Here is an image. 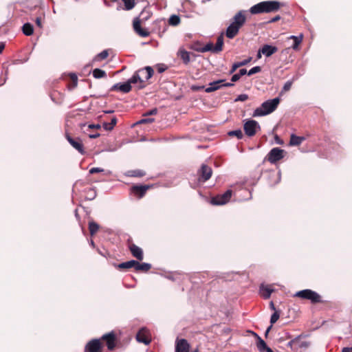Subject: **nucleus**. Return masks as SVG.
Segmentation results:
<instances>
[{
    "label": "nucleus",
    "mask_w": 352,
    "mask_h": 352,
    "mask_svg": "<svg viewBox=\"0 0 352 352\" xmlns=\"http://www.w3.org/2000/svg\"><path fill=\"white\" fill-rule=\"evenodd\" d=\"M154 74L153 68L146 66L135 72L133 76L125 83L120 84L119 91L123 93H129L131 90V84L139 82L138 89H143L146 87V82L150 79Z\"/></svg>",
    "instance_id": "obj_1"
},
{
    "label": "nucleus",
    "mask_w": 352,
    "mask_h": 352,
    "mask_svg": "<svg viewBox=\"0 0 352 352\" xmlns=\"http://www.w3.org/2000/svg\"><path fill=\"white\" fill-rule=\"evenodd\" d=\"M246 12L245 10H240L232 17L231 23L226 31V36L228 38H234L239 34V30L245 25L247 20Z\"/></svg>",
    "instance_id": "obj_2"
},
{
    "label": "nucleus",
    "mask_w": 352,
    "mask_h": 352,
    "mask_svg": "<svg viewBox=\"0 0 352 352\" xmlns=\"http://www.w3.org/2000/svg\"><path fill=\"white\" fill-rule=\"evenodd\" d=\"M281 6L282 3L278 1H265L252 6L250 12L252 14L275 12L280 8Z\"/></svg>",
    "instance_id": "obj_3"
},
{
    "label": "nucleus",
    "mask_w": 352,
    "mask_h": 352,
    "mask_svg": "<svg viewBox=\"0 0 352 352\" xmlns=\"http://www.w3.org/2000/svg\"><path fill=\"white\" fill-rule=\"evenodd\" d=\"M279 103V98H275L272 100H268L263 102L260 107H258L254 110L253 113V116H263L270 114L276 109Z\"/></svg>",
    "instance_id": "obj_4"
},
{
    "label": "nucleus",
    "mask_w": 352,
    "mask_h": 352,
    "mask_svg": "<svg viewBox=\"0 0 352 352\" xmlns=\"http://www.w3.org/2000/svg\"><path fill=\"white\" fill-rule=\"evenodd\" d=\"M294 296L302 300H309L312 304L326 302L325 300H322V296L319 294L309 289L298 291Z\"/></svg>",
    "instance_id": "obj_5"
},
{
    "label": "nucleus",
    "mask_w": 352,
    "mask_h": 352,
    "mask_svg": "<svg viewBox=\"0 0 352 352\" xmlns=\"http://www.w3.org/2000/svg\"><path fill=\"white\" fill-rule=\"evenodd\" d=\"M232 195V190H227L223 194L214 196L210 199V204L214 206L224 205L229 202Z\"/></svg>",
    "instance_id": "obj_6"
},
{
    "label": "nucleus",
    "mask_w": 352,
    "mask_h": 352,
    "mask_svg": "<svg viewBox=\"0 0 352 352\" xmlns=\"http://www.w3.org/2000/svg\"><path fill=\"white\" fill-rule=\"evenodd\" d=\"M285 151L278 147L273 148L267 155L265 160L275 164L284 157Z\"/></svg>",
    "instance_id": "obj_7"
},
{
    "label": "nucleus",
    "mask_w": 352,
    "mask_h": 352,
    "mask_svg": "<svg viewBox=\"0 0 352 352\" xmlns=\"http://www.w3.org/2000/svg\"><path fill=\"white\" fill-rule=\"evenodd\" d=\"M243 129L246 135L252 137L256 135L258 129H261V126L256 120H248L244 123Z\"/></svg>",
    "instance_id": "obj_8"
},
{
    "label": "nucleus",
    "mask_w": 352,
    "mask_h": 352,
    "mask_svg": "<svg viewBox=\"0 0 352 352\" xmlns=\"http://www.w3.org/2000/svg\"><path fill=\"white\" fill-rule=\"evenodd\" d=\"M150 17L149 15L145 16V17H143L142 19H140L138 18H135L133 20V27L134 29V31L140 36L142 37H147L150 35V32L141 27V21H146Z\"/></svg>",
    "instance_id": "obj_9"
},
{
    "label": "nucleus",
    "mask_w": 352,
    "mask_h": 352,
    "mask_svg": "<svg viewBox=\"0 0 352 352\" xmlns=\"http://www.w3.org/2000/svg\"><path fill=\"white\" fill-rule=\"evenodd\" d=\"M127 247L132 256L138 261H142L144 258V253L142 248L133 243L131 239L127 240Z\"/></svg>",
    "instance_id": "obj_10"
},
{
    "label": "nucleus",
    "mask_w": 352,
    "mask_h": 352,
    "mask_svg": "<svg viewBox=\"0 0 352 352\" xmlns=\"http://www.w3.org/2000/svg\"><path fill=\"white\" fill-rule=\"evenodd\" d=\"M100 341L102 340L105 342L106 346L109 351H113L117 343V337L116 333L113 331L109 332L108 333L104 334Z\"/></svg>",
    "instance_id": "obj_11"
},
{
    "label": "nucleus",
    "mask_w": 352,
    "mask_h": 352,
    "mask_svg": "<svg viewBox=\"0 0 352 352\" xmlns=\"http://www.w3.org/2000/svg\"><path fill=\"white\" fill-rule=\"evenodd\" d=\"M65 138L69 143L80 154L84 155L86 153L82 142L79 138H72L69 133L65 134Z\"/></svg>",
    "instance_id": "obj_12"
},
{
    "label": "nucleus",
    "mask_w": 352,
    "mask_h": 352,
    "mask_svg": "<svg viewBox=\"0 0 352 352\" xmlns=\"http://www.w3.org/2000/svg\"><path fill=\"white\" fill-rule=\"evenodd\" d=\"M84 352H102V344L100 339H92L89 341L84 349Z\"/></svg>",
    "instance_id": "obj_13"
},
{
    "label": "nucleus",
    "mask_w": 352,
    "mask_h": 352,
    "mask_svg": "<svg viewBox=\"0 0 352 352\" xmlns=\"http://www.w3.org/2000/svg\"><path fill=\"white\" fill-rule=\"evenodd\" d=\"M225 80H219L210 82L208 87L205 89L206 92L210 93L218 90L219 89L224 87H232L234 84L232 82H224Z\"/></svg>",
    "instance_id": "obj_14"
},
{
    "label": "nucleus",
    "mask_w": 352,
    "mask_h": 352,
    "mask_svg": "<svg viewBox=\"0 0 352 352\" xmlns=\"http://www.w3.org/2000/svg\"><path fill=\"white\" fill-rule=\"evenodd\" d=\"M151 187L150 185H134L131 188V192L137 198L141 199Z\"/></svg>",
    "instance_id": "obj_15"
},
{
    "label": "nucleus",
    "mask_w": 352,
    "mask_h": 352,
    "mask_svg": "<svg viewBox=\"0 0 352 352\" xmlns=\"http://www.w3.org/2000/svg\"><path fill=\"white\" fill-rule=\"evenodd\" d=\"M198 174L199 181L205 182L211 177L212 170L210 166L206 164H202L200 170L198 171Z\"/></svg>",
    "instance_id": "obj_16"
},
{
    "label": "nucleus",
    "mask_w": 352,
    "mask_h": 352,
    "mask_svg": "<svg viewBox=\"0 0 352 352\" xmlns=\"http://www.w3.org/2000/svg\"><path fill=\"white\" fill-rule=\"evenodd\" d=\"M190 344L184 338H177L175 341V352H189Z\"/></svg>",
    "instance_id": "obj_17"
},
{
    "label": "nucleus",
    "mask_w": 352,
    "mask_h": 352,
    "mask_svg": "<svg viewBox=\"0 0 352 352\" xmlns=\"http://www.w3.org/2000/svg\"><path fill=\"white\" fill-rule=\"evenodd\" d=\"M152 266L150 263H140L135 260V270L138 272L146 273L151 269Z\"/></svg>",
    "instance_id": "obj_18"
},
{
    "label": "nucleus",
    "mask_w": 352,
    "mask_h": 352,
    "mask_svg": "<svg viewBox=\"0 0 352 352\" xmlns=\"http://www.w3.org/2000/svg\"><path fill=\"white\" fill-rule=\"evenodd\" d=\"M278 51V48L275 46H272L270 45H264L261 48V52H262V54L265 55L267 57H269L276 53Z\"/></svg>",
    "instance_id": "obj_19"
},
{
    "label": "nucleus",
    "mask_w": 352,
    "mask_h": 352,
    "mask_svg": "<svg viewBox=\"0 0 352 352\" xmlns=\"http://www.w3.org/2000/svg\"><path fill=\"white\" fill-rule=\"evenodd\" d=\"M274 292V289L271 286L267 285L265 286L261 285L260 287V293L261 296L265 299H268L270 298L272 293Z\"/></svg>",
    "instance_id": "obj_20"
},
{
    "label": "nucleus",
    "mask_w": 352,
    "mask_h": 352,
    "mask_svg": "<svg viewBox=\"0 0 352 352\" xmlns=\"http://www.w3.org/2000/svg\"><path fill=\"white\" fill-rule=\"evenodd\" d=\"M119 270H127L132 267L135 269V260L123 262L115 265Z\"/></svg>",
    "instance_id": "obj_21"
},
{
    "label": "nucleus",
    "mask_w": 352,
    "mask_h": 352,
    "mask_svg": "<svg viewBox=\"0 0 352 352\" xmlns=\"http://www.w3.org/2000/svg\"><path fill=\"white\" fill-rule=\"evenodd\" d=\"M136 339L138 342L144 343L146 344H149L151 342V340L146 335L143 329L138 331L136 335Z\"/></svg>",
    "instance_id": "obj_22"
},
{
    "label": "nucleus",
    "mask_w": 352,
    "mask_h": 352,
    "mask_svg": "<svg viewBox=\"0 0 352 352\" xmlns=\"http://www.w3.org/2000/svg\"><path fill=\"white\" fill-rule=\"evenodd\" d=\"M304 140V137L297 136L294 134H292L290 136L289 145L299 146Z\"/></svg>",
    "instance_id": "obj_23"
},
{
    "label": "nucleus",
    "mask_w": 352,
    "mask_h": 352,
    "mask_svg": "<svg viewBox=\"0 0 352 352\" xmlns=\"http://www.w3.org/2000/svg\"><path fill=\"white\" fill-rule=\"evenodd\" d=\"M252 60V58L249 57L241 62L234 63L230 71V74L234 73L239 67L248 65Z\"/></svg>",
    "instance_id": "obj_24"
},
{
    "label": "nucleus",
    "mask_w": 352,
    "mask_h": 352,
    "mask_svg": "<svg viewBox=\"0 0 352 352\" xmlns=\"http://www.w3.org/2000/svg\"><path fill=\"white\" fill-rule=\"evenodd\" d=\"M289 39H292L294 41V43L292 45V48L295 50L298 49L299 45L302 43L303 39V35L300 34L299 36H291L288 38Z\"/></svg>",
    "instance_id": "obj_25"
},
{
    "label": "nucleus",
    "mask_w": 352,
    "mask_h": 352,
    "mask_svg": "<svg viewBox=\"0 0 352 352\" xmlns=\"http://www.w3.org/2000/svg\"><path fill=\"white\" fill-rule=\"evenodd\" d=\"M190 53L185 50H180L179 51V56L185 65H188L190 61Z\"/></svg>",
    "instance_id": "obj_26"
},
{
    "label": "nucleus",
    "mask_w": 352,
    "mask_h": 352,
    "mask_svg": "<svg viewBox=\"0 0 352 352\" xmlns=\"http://www.w3.org/2000/svg\"><path fill=\"white\" fill-rule=\"evenodd\" d=\"M126 175L129 177H142L146 175V173L143 170L135 169L129 170Z\"/></svg>",
    "instance_id": "obj_27"
},
{
    "label": "nucleus",
    "mask_w": 352,
    "mask_h": 352,
    "mask_svg": "<svg viewBox=\"0 0 352 352\" xmlns=\"http://www.w3.org/2000/svg\"><path fill=\"white\" fill-rule=\"evenodd\" d=\"M223 46V35L221 34L217 37L216 45H214V53H219L222 51Z\"/></svg>",
    "instance_id": "obj_28"
},
{
    "label": "nucleus",
    "mask_w": 352,
    "mask_h": 352,
    "mask_svg": "<svg viewBox=\"0 0 352 352\" xmlns=\"http://www.w3.org/2000/svg\"><path fill=\"white\" fill-rule=\"evenodd\" d=\"M254 335L257 338V342H256V346L258 348V349L261 351V352H263L264 351V350L267 348V344L265 342V341L259 336H258L256 333H253Z\"/></svg>",
    "instance_id": "obj_29"
},
{
    "label": "nucleus",
    "mask_w": 352,
    "mask_h": 352,
    "mask_svg": "<svg viewBox=\"0 0 352 352\" xmlns=\"http://www.w3.org/2000/svg\"><path fill=\"white\" fill-rule=\"evenodd\" d=\"M22 31L25 35L31 36L34 32L33 25L30 23H26L23 25Z\"/></svg>",
    "instance_id": "obj_30"
},
{
    "label": "nucleus",
    "mask_w": 352,
    "mask_h": 352,
    "mask_svg": "<svg viewBox=\"0 0 352 352\" xmlns=\"http://www.w3.org/2000/svg\"><path fill=\"white\" fill-rule=\"evenodd\" d=\"M109 50H104L94 58L93 62H99L105 60L109 56Z\"/></svg>",
    "instance_id": "obj_31"
},
{
    "label": "nucleus",
    "mask_w": 352,
    "mask_h": 352,
    "mask_svg": "<svg viewBox=\"0 0 352 352\" xmlns=\"http://www.w3.org/2000/svg\"><path fill=\"white\" fill-rule=\"evenodd\" d=\"M194 50L200 52H212L214 53V45L212 43H208L201 48H194Z\"/></svg>",
    "instance_id": "obj_32"
},
{
    "label": "nucleus",
    "mask_w": 352,
    "mask_h": 352,
    "mask_svg": "<svg viewBox=\"0 0 352 352\" xmlns=\"http://www.w3.org/2000/svg\"><path fill=\"white\" fill-rule=\"evenodd\" d=\"M100 226L95 221L89 222V230L90 235L92 236L95 235L99 230Z\"/></svg>",
    "instance_id": "obj_33"
},
{
    "label": "nucleus",
    "mask_w": 352,
    "mask_h": 352,
    "mask_svg": "<svg viewBox=\"0 0 352 352\" xmlns=\"http://www.w3.org/2000/svg\"><path fill=\"white\" fill-rule=\"evenodd\" d=\"M280 317V311H275L274 313L272 315L270 318V323L271 326L269 327L265 332V336L267 335L269 331H270L272 326L273 324H274L279 318Z\"/></svg>",
    "instance_id": "obj_34"
},
{
    "label": "nucleus",
    "mask_w": 352,
    "mask_h": 352,
    "mask_svg": "<svg viewBox=\"0 0 352 352\" xmlns=\"http://www.w3.org/2000/svg\"><path fill=\"white\" fill-rule=\"evenodd\" d=\"M116 124L117 118L116 117H113L110 122H104L102 126L106 131H111Z\"/></svg>",
    "instance_id": "obj_35"
},
{
    "label": "nucleus",
    "mask_w": 352,
    "mask_h": 352,
    "mask_svg": "<svg viewBox=\"0 0 352 352\" xmlns=\"http://www.w3.org/2000/svg\"><path fill=\"white\" fill-rule=\"evenodd\" d=\"M92 74L95 78H101L107 76L105 71L98 68L94 69L92 72Z\"/></svg>",
    "instance_id": "obj_36"
},
{
    "label": "nucleus",
    "mask_w": 352,
    "mask_h": 352,
    "mask_svg": "<svg viewBox=\"0 0 352 352\" xmlns=\"http://www.w3.org/2000/svg\"><path fill=\"white\" fill-rule=\"evenodd\" d=\"M122 1L124 2V10H132L136 4L135 0H122Z\"/></svg>",
    "instance_id": "obj_37"
},
{
    "label": "nucleus",
    "mask_w": 352,
    "mask_h": 352,
    "mask_svg": "<svg viewBox=\"0 0 352 352\" xmlns=\"http://www.w3.org/2000/svg\"><path fill=\"white\" fill-rule=\"evenodd\" d=\"M168 23L170 25L176 26L180 23V18L177 15H172L168 19Z\"/></svg>",
    "instance_id": "obj_38"
},
{
    "label": "nucleus",
    "mask_w": 352,
    "mask_h": 352,
    "mask_svg": "<svg viewBox=\"0 0 352 352\" xmlns=\"http://www.w3.org/2000/svg\"><path fill=\"white\" fill-rule=\"evenodd\" d=\"M228 135L230 137L235 136L237 139L241 140L243 137V132L241 129L230 131L228 133Z\"/></svg>",
    "instance_id": "obj_39"
},
{
    "label": "nucleus",
    "mask_w": 352,
    "mask_h": 352,
    "mask_svg": "<svg viewBox=\"0 0 352 352\" xmlns=\"http://www.w3.org/2000/svg\"><path fill=\"white\" fill-rule=\"evenodd\" d=\"M261 71V68L259 66H256L252 67L251 69L249 70L248 72V76L253 75L254 74L258 73Z\"/></svg>",
    "instance_id": "obj_40"
},
{
    "label": "nucleus",
    "mask_w": 352,
    "mask_h": 352,
    "mask_svg": "<svg viewBox=\"0 0 352 352\" xmlns=\"http://www.w3.org/2000/svg\"><path fill=\"white\" fill-rule=\"evenodd\" d=\"M292 83H293L292 81L286 82L283 87L282 92L288 91L291 89Z\"/></svg>",
    "instance_id": "obj_41"
},
{
    "label": "nucleus",
    "mask_w": 352,
    "mask_h": 352,
    "mask_svg": "<svg viewBox=\"0 0 352 352\" xmlns=\"http://www.w3.org/2000/svg\"><path fill=\"white\" fill-rule=\"evenodd\" d=\"M157 113V109L154 108V109L144 113L143 116H149L156 115Z\"/></svg>",
    "instance_id": "obj_42"
},
{
    "label": "nucleus",
    "mask_w": 352,
    "mask_h": 352,
    "mask_svg": "<svg viewBox=\"0 0 352 352\" xmlns=\"http://www.w3.org/2000/svg\"><path fill=\"white\" fill-rule=\"evenodd\" d=\"M248 99V96L247 94H241L238 96L236 98L235 101H245Z\"/></svg>",
    "instance_id": "obj_43"
},
{
    "label": "nucleus",
    "mask_w": 352,
    "mask_h": 352,
    "mask_svg": "<svg viewBox=\"0 0 352 352\" xmlns=\"http://www.w3.org/2000/svg\"><path fill=\"white\" fill-rule=\"evenodd\" d=\"M154 118H144L140 120L138 123L139 124H147V123H152L154 122Z\"/></svg>",
    "instance_id": "obj_44"
},
{
    "label": "nucleus",
    "mask_w": 352,
    "mask_h": 352,
    "mask_svg": "<svg viewBox=\"0 0 352 352\" xmlns=\"http://www.w3.org/2000/svg\"><path fill=\"white\" fill-rule=\"evenodd\" d=\"M103 169L102 168H92L89 170V173L90 174H94V173H101V172H103Z\"/></svg>",
    "instance_id": "obj_45"
},
{
    "label": "nucleus",
    "mask_w": 352,
    "mask_h": 352,
    "mask_svg": "<svg viewBox=\"0 0 352 352\" xmlns=\"http://www.w3.org/2000/svg\"><path fill=\"white\" fill-rule=\"evenodd\" d=\"M35 23H36V25L37 27H38L39 28H42L43 25H42V18H41V16L36 17V19L35 20Z\"/></svg>",
    "instance_id": "obj_46"
},
{
    "label": "nucleus",
    "mask_w": 352,
    "mask_h": 352,
    "mask_svg": "<svg viewBox=\"0 0 352 352\" xmlns=\"http://www.w3.org/2000/svg\"><path fill=\"white\" fill-rule=\"evenodd\" d=\"M70 78H71V80L74 83V86H76L77 85V80H78V78H77L76 75L74 74H72L70 75Z\"/></svg>",
    "instance_id": "obj_47"
},
{
    "label": "nucleus",
    "mask_w": 352,
    "mask_h": 352,
    "mask_svg": "<svg viewBox=\"0 0 352 352\" xmlns=\"http://www.w3.org/2000/svg\"><path fill=\"white\" fill-rule=\"evenodd\" d=\"M241 76L239 74H235L232 76L231 81L232 82H236L240 79Z\"/></svg>",
    "instance_id": "obj_48"
},
{
    "label": "nucleus",
    "mask_w": 352,
    "mask_h": 352,
    "mask_svg": "<svg viewBox=\"0 0 352 352\" xmlns=\"http://www.w3.org/2000/svg\"><path fill=\"white\" fill-rule=\"evenodd\" d=\"M274 140H275L277 144H283V141L277 135H276L274 136Z\"/></svg>",
    "instance_id": "obj_49"
},
{
    "label": "nucleus",
    "mask_w": 352,
    "mask_h": 352,
    "mask_svg": "<svg viewBox=\"0 0 352 352\" xmlns=\"http://www.w3.org/2000/svg\"><path fill=\"white\" fill-rule=\"evenodd\" d=\"M280 19V16L279 15H277L272 19H271L269 21V23H275Z\"/></svg>",
    "instance_id": "obj_50"
},
{
    "label": "nucleus",
    "mask_w": 352,
    "mask_h": 352,
    "mask_svg": "<svg viewBox=\"0 0 352 352\" xmlns=\"http://www.w3.org/2000/svg\"><path fill=\"white\" fill-rule=\"evenodd\" d=\"M88 128L90 129H100V125H99V124H89L88 126Z\"/></svg>",
    "instance_id": "obj_51"
},
{
    "label": "nucleus",
    "mask_w": 352,
    "mask_h": 352,
    "mask_svg": "<svg viewBox=\"0 0 352 352\" xmlns=\"http://www.w3.org/2000/svg\"><path fill=\"white\" fill-rule=\"evenodd\" d=\"M120 86V83H117L114 85L111 88V91H119V87Z\"/></svg>",
    "instance_id": "obj_52"
},
{
    "label": "nucleus",
    "mask_w": 352,
    "mask_h": 352,
    "mask_svg": "<svg viewBox=\"0 0 352 352\" xmlns=\"http://www.w3.org/2000/svg\"><path fill=\"white\" fill-rule=\"evenodd\" d=\"M240 76H242L246 74H248L247 70L245 69H241L239 72L238 73Z\"/></svg>",
    "instance_id": "obj_53"
},
{
    "label": "nucleus",
    "mask_w": 352,
    "mask_h": 352,
    "mask_svg": "<svg viewBox=\"0 0 352 352\" xmlns=\"http://www.w3.org/2000/svg\"><path fill=\"white\" fill-rule=\"evenodd\" d=\"M99 136H100V133H93V134H89V137L90 138H92V139L97 138Z\"/></svg>",
    "instance_id": "obj_54"
},
{
    "label": "nucleus",
    "mask_w": 352,
    "mask_h": 352,
    "mask_svg": "<svg viewBox=\"0 0 352 352\" xmlns=\"http://www.w3.org/2000/svg\"><path fill=\"white\" fill-rule=\"evenodd\" d=\"M342 352H352V346L342 348Z\"/></svg>",
    "instance_id": "obj_55"
},
{
    "label": "nucleus",
    "mask_w": 352,
    "mask_h": 352,
    "mask_svg": "<svg viewBox=\"0 0 352 352\" xmlns=\"http://www.w3.org/2000/svg\"><path fill=\"white\" fill-rule=\"evenodd\" d=\"M270 307L271 309L274 310V311H276L275 308V305L272 301L270 302Z\"/></svg>",
    "instance_id": "obj_56"
},
{
    "label": "nucleus",
    "mask_w": 352,
    "mask_h": 352,
    "mask_svg": "<svg viewBox=\"0 0 352 352\" xmlns=\"http://www.w3.org/2000/svg\"><path fill=\"white\" fill-rule=\"evenodd\" d=\"M4 48H5V44L3 43H0V54L2 53Z\"/></svg>",
    "instance_id": "obj_57"
},
{
    "label": "nucleus",
    "mask_w": 352,
    "mask_h": 352,
    "mask_svg": "<svg viewBox=\"0 0 352 352\" xmlns=\"http://www.w3.org/2000/svg\"><path fill=\"white\" fill-rule=\"evenodd\" d=\"M261 54H262V52H261V49H259L258 53H257V58H261Z\"/></svg>",
    "instance_id": "obj_58"
},
{
    "label": "nucleus",
    "mask_w": 352,
    "mask_h": 352,
    "mask_svg": "<svg viewBox=\"0 0 352 352\" xmlns=\"http://www.w3.org/2000/svg\"><path fill=\"white\" fill-rule=\"evenodd\" d=\"M266 352H274L272 349H270V347L267 346V348L264 350Z\"/></svg>",
    "instance_id": "obj_59"
},
{
    "label": "nucleus",
    "mask_w": 352,
    "mask_h": 352,
    "mask_svg": "<svg viewBox=\"0 0 352 352\" xmlns=\"http://www.w3.org/2000/svg\"><path fill=\"white\" fill-rule=\"evenodd\" d=\"M146 76V74L144 73V74H140V77L142 78L143 79H144V76Z\"/></svg>",
    "instance_id": "obj_60"
},
{
    "label": "nucleus",
    "mask_w": 352,
    "mask_h": 352,
    "mask_svg": "<svg viewBox=\"0 0 352 352\" xmlns=\"http://www.w3.org/2000/svg\"><path fill=\"white\" fill-rule=\"evenodd\" d=\"M158 71L160 73H161V72H163L164 71V69L162 68H160Z\"/></svg>",
    "instance_id": "obj_61"
},
{
    "label": "nucleus",
    "mask_w": 352,
    "mask_h": 352,
    "mask_svg": "<svg viewBox=\"0 0 352 352\" xmlns=\"http://www.w3.org/2000/svg\"><path fill=\"white\" fill-rule=\"evenodd\" d=\"M197 45H194L192 48L194 50V48H199L198 46H196Z\"/></svg>",
    "instance_id": "obj_62"
},
{
    "label": "nucleus",
    "mask_w": 352,
    "mask_h": 352,
    "mask_svg": "<svg viewBox=\"0 0 352 352\" xmlns=\"http://www.w3.org/2000/svg\"><path fill=\"white\" fill-rule=\"evenodd\" d=\"M292 342H293V341H290V342L288 343V345H289V346H292Z\"/></svg>",
    "instance_id": "obj_63"
},
{
    "label": "nucleus",
    "mask_w": 352,
    "mask_h": 352,
    "mask_svg": "<svg viewBox=\"0 0 352 352\" xmlns=\"http://www.w3.org/2000/svg\"><path fill=\"white\" fill-rule=\"evenodd\" d=\"M144 14V12H142L141 14H140V16H143Z\"/></svg>",
    "instance_id": "obj_64"
}]
</instances>
